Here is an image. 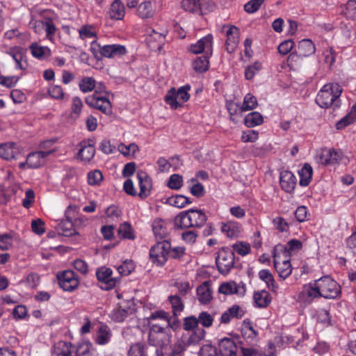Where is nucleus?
<instances>
[{
	"label": "nucleus",
	"instance_id": "obj_3",
	"mask_svg": "<svg viewBox=\"0 0 356 356\" xmlns=\"http://www.w3.org/2000/svg\"><path fill=\"white\" fill-rule=\"evenodd\" d=\"M90 51L96 57L99 54L101 56L108 58L120 57L127 54V49L124 45L113 44L101 46L95 40L91 42Z\"/></svg>",
	"mask_w": 356,
	"mask_h": 356
},
{
	"label": "nucleus",
	"instance_id": "obj_19",
	"mask_svg": "<svg viewBox=\"0 0 356 356\" xmlns=\"http://www.w3.org/2000/svg\"><path fill=\"white\" fill-rule=\"evenodd\" d=\"M197 297L199 302L202 304L207 305L213 299V289L211 282L205 281L200 285L197 289Z\"/></svg>",
	"mask_w": 356,
	"mask_h": 356
},
{
	"label": "nucleus",
	"instance_id": "obj_45",
	"mask_svg": "<svg viewBox=\"0 0 356 356\" xmlns=\"http://www.w3.org/2000/svg\"><path fill=\"white\" fill-rule=\"evenodd\" d=\"M341 13L347 19L356 20V1L349 0L342 6Z\"/></svg>",
	"mask_w": 356,
	"mask_h": 356
},
{
	"label": "nucleus",
	"instance_id": "obj_39",
	"mask_svg": "<svg viewBox=\"0 0 356 356\" xmlns=\"http://www.w3.org/2000/svg\"><path fill=\"white\" fill-rule=\"evenodd\" d=\"M300 176V184L307 186L312 179L313 169L309 163H305L303 167L298 172Z\"/></svg>",
	"mask_w": 356,
	"mask_h": 356
},
{
	"label": "nucleus",
	"instance_id": "obj_32",
	"mask_svg": "<svg viewBox=\"0 0 356 356\" xmlns=\"http://www.w3.org/2000/svg\"><path fill=\"white\" fill-rule=\"evenodd\" d=\"M79 87L80 90L84 93L90 92L95 88H97L96 90H101L104 88L101 83H99V87H97L95 79L90 76L82 78L79 83Z\"/></svg>",
	"mask_w": 356,
	"mask_h": 356
},
{
	"label": "nucleus",
	"instance_id": "obj_25",
	"mask_svg": "<svg viewBox=\"0 0 356 356\" xmlns=\"http://www.w3.org/2000/svg\"><path fill=\"white\" fill-rule=\"evenodd\" d=\"M112 337L111 329L106 325H100L96 332L95 341L100 346H104L109 343Z\"/></svg>",
	"mask_w": 356,
	"mask_h": 356
},
{
	"label": "nucleus",
	"instance_id": "obj_12",
	"mask_svg": "<svg viewBox=\"0 0 356 356\" xmlns=\"http://www.w3.org/2000/svg\"><path fill=\"white\" fill-rule=\"evenodd\" d=\"M222 31L226 34L225 48L229 53L235 51L239 43V29L233 25H224Z\"/></svg>",
	"mask_w": 356,
	"mask_h": 356
},
{
	"label": "nucleus",
	"instance_id": "obj_36",
	"mask_svg": "<svg viewBox=\"0 0 356 356\" xmlns=\"http://www.w3.org/2000/svg\"><path fill=\"white\" fill-rule=\"evenodd\" d=\"M125 15L124 4L120 0H115L109 10V15L111 19L120 20L122 19Z\"/></svg>",
	"mask_w": 356,
	"mask_h": 356
},
{
	"label": "nucleus",
	"instance_id": "obj_58",
	"mask_svg": "<svg viewBox=\"0 0 356 356\" xmlns=\"http://www.w3.org/2000/svg\"><path fill=\"white\" fill-rule=\"evenodd\" d=\"M205 335V331L202 328L195 330L186 340L184 339L186 346L190 344H196L202 340Z\"/></svg>",
	"mask_w": 356,
	"mask_h": 356
},
{
	"label": "nucleus",
	"instance_id": "obj_52",
	"mask_svg": "<svg viewBox=\"0 0 356 356\" xmlns=\"http://www.w3.org/2000/svg\"><path fill=\"white\" fill-rule=\"evenodd\" d=\"M118 149L124 156H134L135 154L139 151L138 146L135 143H130L129 145L120 143L118 147Z\"/></svg>",
	"mask_w": 356,
	"mask_h": 356
},
{
	"label": "nucleus",
	"instance_id": "obj_49",
	"mask_svg": "<svg viewBox=\"0 0 356 356\" xmlns=\"http://www.w3.org/2000/svg\"><path fill=\"white\" fill-rule=\"evenodd\" d=\"M210 56L204 55L198 57L193 62V68L197 72L202 73L209 69V58Z\"/></svg>",
	"mask_w": 356,
	"mask_h": 356
},
{
	"label": "nucleus",
	"instance_id": "obj_50",
	"mask_svg": "<svg viewBox=\"0 0 356 356\" xmlns=\"http://www.w3.org/2000/svg\"><path fill=\"white\" fill-rule=\"evenodd\" d=\"M83 107V104L81 99L78 97H73L72 99L70 117L73 119L79 118Z\"/></svg>",
	"mask_w": 356,
	"mask_h": 356
},
{
	"label": "nucleus",
	"instance_id": "obj_9",
	"mask_svg": "<svg viewBox=\"0 0 356 356\" xmlns=\"http://www.w3.org/2000/svg\"><path fill=\"white\" fill-rule=\"evenodd\" d=\"M216 262L219 272L226 275L234 266V254L228 248H222L218 252Z\"/></svg>",
	"mask_w": 356,
	"mask_h": 356
},
{
	"label": "nucleus",
	"instance_id": "obj_54",
	"mask_svg": "<svg viewBox=\"0 0 356 356\" xmlns=\"http://www.w3.org/2000/svg\"><path fill=\"white\" fill-rule=\"evenodd\" d=\"M262 68V63L259 61H256L254 63L248 65L245 70V77L247 80H251L254 76L259 72Z\"/></svg>",
	"mask_w": 356,
	"mask_h": 356
},
{
	"label": "nucleus",
	"instance_id": "obj_35",
	"mask_svg": "<svg viewBox=\"0 0 356 356\" xmlns=\"http://www.w3.org/2000/svg\"><path fill=\"white\" fill-rule=\"evenodd\" d=\"M30 50L31 55L40 60H43L51 55V50L49 47L41 46L36 42L31 44Z\"/></svg>",
	"mask_w": 356,
	"mask_h": 356
},
{
	"label": "nucleus",
	"instance_id": "obj_41",
	"mask_svg": "<svg viewBox=\"0 0 356 356\" xmlns=\"http://www.w3.org/2000/svg\"><path fill=\"white\" fill-rule=\"evenodd\" d=\"M356 120V104H354L350 112L336 124L337 129H342Z\"/></svg>",
	"mask_w": 356,
	"mask_h": 356
},
{
	"label": "nucleus",
	"instance_id": "obj_17",
	"mask_svg": "<svg viewBox=\"0 0 356 356\" xmlns=\"http://www.w3.org/2000/svg\"><path fill=\"white\" fill-rule=\"evenodd\" d=\"M56 151L55 149L35 152L29 154L26 158V163L29 168H36L41 166L45 159Z\"/></svg>",
	"mask_w": 356,
	"mask_h": 356
},
{
	"label": "nucleus",
	"instance_id": "obj_53",
	"mask_svg": "<svg viewBox=\"0 0 356 356\" xmlns=\"http://www.w3.org/2000/svg\"><path fill=\"white\" fill-rule=\"evenodd\" d=\"M135 267L136 265L132 260L127 259L122 264L117 266V270L121 275L127 276L134 270Z\"/></svg>",
	"mask_w": 356,
	"mask_h": 356
},
{
	"label": "nucleus",
	"instance_id": "obj_47",
	"mask_svg": "<svg viewBox=\"0 0 356 356\" xmlns=\"http://www.w3.org/2000/svg\"><path fill=\"white\" fill-rule=\"evenodd\" d=\"M264 119L259 112L248 113L245 118V124L248 127H254L263 123Z\"/></svg>",
	"mask_w": 356,
	"mask_h": 356
},
{
	"label": "nucleus",
	"instance_id": "obj_31",
	"mask_svg": "<svg viewBox=\"0 0 356 356\" xmlns=\"http://www.w3.org/2000/svg\"><path fill=\"white\" fill-rule=\"evenodd\" d=\"M259 277L263 282H264L267 287L271 290L273 293H277L278 291V285L276 283L273 274L269 270L263 269L261 270L258 273Z\"/></svg>",
	"mask_w": 356,
	"mask_h": 356
},
{
	"label": "nucleus",
	"instance_id": "obj_14",
	"mask_svg": "<svg viewBox=\"0 0 356 356\" xmlns=\"http://www.w3.org/2000/svg\"><path fill=\"white\" fill-rule=\"evenodd\" d=\"M112 270L106 266H102L97 270V278L99 282L104 285L102 286V289L105 290L112 289L118 282V278L112 277Z\"/></svg>",
	"mask_w": 356,
	"mask_h": 356
},
{
	"label": "nucleus",
	"instance_id": "obj_63",
	"mask_svg": "<svg viewBox=\"0 0 356 356\" xmlns=\"http://www.w3.org/2000/svg\"><path fill=\"white\" fill-rule=\"evenodd\" d=\"M79 37L82 40L96 38V32L93 26L90 25L83 26L79 30Z\"/></svg>",
	"mask_w": 356,
	"mask_h": 356
},
{
	"label": "nucleus",
	"instance_id": "obj_55",
	"mask_svg": "<svg viewBox=\"0 0 356 356\" xmlns=\"http://www.w3.org/2000/svg\"><path fill=\"white\" fill-rule=\"evenodd\" d=\"M257 106V98L252 94H247L243 99V105L241 106L242 111H248L253 110Z\"/></svg>",
	"mask_w": 356,
	"mask_h": 356
},
{
	"label": "nucleus",
	"instance_id": "obj_61",
	"mask_svg": "<svg viewBox=\"0 0 356 356\" xmlns=\"http://www.w3.org/2000/svg\"><path fill=\"white\" fill-rule=\"evenodd\" d=\"M102 180L103 175L99 170H94L88 173V183L91 186H98Z\"/></svg>",
	"mask_w": 356,
	"mask_h": 356
},
{
	"label": "nucleus",
	"instance_id": "obj_30",
	"mask_svg": "<svg viewBox=\"0 0 356 356\" xmlns=\"http://www.w3.org/2000/svg\"><path fill=\"white\" fill-rule=\"evenodd\" d=\"M81 148L79 150V157L83 162H89L94 157L95 154V147L86 142L80 143Z\"/></svg>",
	"mask_w": 356,
	"mask_h": 356
},
{
	"label": "nucleus",
	"instance_id": "obj_40",
	"mask_svg": "<svg viewBox=\"0 0 356 356\" xmlns=\"http://www.w3.org/2000/svg\"><path fill=\"white\" fill-rule=\"evenodd\" d=\"M301 293L310 300L321 297L317 280L313 283L305 285Z\"/></svg>",
	"mask_w": 356,
	"mask_h": 356
},
{
	"label": "nucleus",
	"instance_id": "obj_56",
	"mask_svg": "<svg viewBox=\"0 0 356 356\" xmlns=\"http://www.w3.org/2000/svg\"><path fill=\"white\" fill-rule=\"evenodd\" d=\"M192 213L195 227H202L207 220L206 214L199 209H192Z\"/></svg>",
	"mask_w": 356,
	"mask_h": 356
},
{
	"label": "nucleus",
	"instance_id": "obj_33",
	"mask_svg": "<svg viewBox=\"0 0 356 356\" xmlns=\"http://www.w3.org/2000/svg\"><path fill=\"white\" fill-rule=\"evenodd\" d=\"M53 356H72V344L60 341L53 348Z\"/></svg>",
	"mask_w": 356,
	"mask_h": 356
},
{
	"label": "nucleus",
	"instance_id": "obj_29",
	"mask_svg": "<svg viewBox=\"0 0 356 356\" xmlns=\"http://www.w3.org/2000/svg\"><path fill=\"white\" fill-rule=\"evenodd\" d=\"M253 300L255 307L259 308H266L270 303L271 297L268 291L261 290L254 292Z\"/></svg>",
	"mask_w": 356,
	"mask_h": 356
},
{
	"label": "nucleus",
	"instance_id": "obj_42",
	"mask_svg": "<svg viewBox=\"0 0 356 356\" xmlns=\"http://www.w3.org/2000/svg\"><path fill=\"white\" fill-rule=\"evenodd\" d=\"M76 356H96L92 344L90 341L80 342L76 349Z\"/></svg>",
	"mask_w": 356,
	"mask_h": 356
},
{
	"label": "nucleus",
	"instance_id": "obj_44",
	"mask_svg": "<svg viewBox=\"0 0 356 356\" xmlns=\"http://www.w3.org/2000/svg\"><path fill=\"white\" fill-rule=\"evenodd\" d=\"M167 203L171 206L181 209L191 204V202L188 197L184 195H176L168 197L167 199Z\"/></svg>",
	"mask_w": 356,
	"mask_h": 356
},
{
	"label": "nucleus",
	"instance_id": "obj_2",
	"mask_svg": "<svg viewBox=\"0 0 356 356\" xmlns=\"http://www.w3.org/2000/svg\"><path fill=\"white\" fill-rule=\"evenodd\" d=\"M342 92L340 85L336 83H330L323 86L318 92L316 98V104L321 108H338L340 106L339 97Z\"/></svg>",
	"mask_w": 356,
	"mask_h": 356
},
{
	"label": "nucleus",
	"instance_id": "obj_21",
	"mask_svg": "<svg viewBox=\"0 0 356 356\" xmlns=\"http://www.w3.org/2000/svg\"><path fill=\"white\" fill-rule=\"evenodd\" d=\"M220 356H237V346L234 341L229 338H224L218 343Z\"/></svg>",
	"mask_w": 356,
	"mask_h": 356
},
{
	"label": "nucleus",
	"instance_id": "obj_28",
	"mask_svg": "<svg viewBox=\"0 0 356 356\" xmlns=\"http://www.w3.org/2000/svg\"><path fill=\"white\" fill-rule=\"evenodd\" d=\"M221 231L227 237L236 238L241 232V226L235 221H229L222 225Z\"/></svg>",
	"mask_w": 356,
	"mask_h": 356
},
{
	"label": "nucleus",
	"instance_id": "obj_6",
	"mask_svg": "<svg viewBox=\"0 0 356 356\" xmlns=\"http://www.w3.org/2000/svg\"><path fill=\"white\" fill-rule=\"evenodd\" d=\"M191 90L189 85H185L175 90H170L165 97V102L172 109L181 107L182 104L190 99L188 91Z\"/></svg>",
	"mask_w": 356,
	"mask_h": 356
},
{
	"label": "nucleus",
	"instance_id": "obj_11",
	"mask_svg": "<svg viewBox=\"0 0 356 356\" xmlns=\"http://www.w3.org/2000/svg\"><path fill=\"white\" fill-rule=\"evenodd\" d=\"M59 286L65 291H72L76 289L79 284L78 277L72 270H65L57 275Z\"/></svg>",
	"mask_w": 356,
	"mask_h": 356
},
{
	"label": "nucleus",
	"instance_id": "obj_26",
	"mask_svg": "<svg viewBox=\"0 0 356 356\" xmlns=\"http://www.w3.org/2000/svg\"><path fill=\"white\" fill-rule=\"evenodd\" d=\"M71 207H68L65 212L67 219L61 221L59 225V232L65 236H71L77 234L71 219L68 217V213L70 211Z\"/></svg>",
	"mask_w": 356,
	"mask_h": 356
},
{
	"label": "nucleus",
	"instance_id": "obj_18",
	"mask_svg": "<svg viewBox=\"0 0 356 356\" xmlns=\"http://www.w3.org/2000/svg\"><path fill=\"white\" fill-rule=\"evenodd\" d=\"M137 179L140 186L139 196L142 198L148 197L150 195L152 188V183L150 177L143 170L137 172Z\"/></svg>",
	"mask_w": 356,
	"mask_h": 356
},
{
	"label": "nucleus",
	"instance_id": "obj_38",
	"mask_svg": "<svg viewBox=\"0 0 356 356\" xmlns=\"http://www.w3.org/2000/svg\"><path fill=\"white\" fill-rule=\"evenodd\" d=\"M298 54L303 57H307L314 54L315 45L311 40L304 39L299 42Z\"/></svg>",
	"mask_w": 356,
	"mask_h": 356
},
{
	"label": "nucleus",
	"instance_id": "obj_1",
	"mask_svg": "<svg viewBox=\"0 0 356 356\" xmlns=\"http://www.w3.org/2000/svg\"><path fill=\"white\" fill-rule=\"evenodd\" d=\"M165 322V327L159 324H152L150 326L148 334L149 343L156 348V356L179 355L186 348L184 337L178 338L174 343L170 344L172 337L170 329L175 330L178 327L177 316L171 317L169 315Z\"/></svg>",
	"mask_w": 356,
	"mask_h": 356
},
{
	"label": "nucleus",
	"instance_id": "obj_43",
	"mask_svg": "<svg viewBox=\"0 0 356 356\" xmlns=\"http://www.w3.org/2000/svg\"><path fill=\"white\" fill-rule=\"evenodd\" d=\"M168 300L171 305L173 316H177L184 309V304L181 298L177 295L170 296Z\"/></svg>",
	"mask_w": 356,
	"mask_h": 356
},
{
	"label": "nucleus",
	"instance_id": "obj_27",
	"mask_svg": "<svg viewBox=\"0 0 356 356\" xmlns=\"http://www.w3.org/2000/svg\"><path fill=\"white\" fill-rule=\"evenodd\" d=\"M152 230L157 240H165L168 235L167 223L161 219H156L153 222Z\"/></svg>",
	"mask_w": 356,
	"mask_h": 356
},
{
	"label": "nucleus",
	"instance_id": "obj_24",
	"mask_svg": "<svg viewBox=\"0 0 356 356\" xmlns=\"http://www.w3.org/2000/svg\"><path fill=\"white\" fill-rule=\"evenodd\" d=\"M20 154L19 147L14 143H6L0 145V157L6 160L16 159Z\"/></svg>",
	"mask_w": 356,
	"mask_h": 356
},
{
	"label": "nucleus",
	"instance_id": "obj_22",
	"mask_svg": "<svg viewBox=\"0 0 356 356\" xmlns=\"http://www.w3.org/2000/svg\"><path fill=\"white\" fill-rule=\"evenodd\" d=\"M280 182L282 188L287 193H291L296 186V177L290 171L284 170L281 172Z\"/></svg>",
	"mask_w": 356,
	"mask_h": 356
},
{
	"label": "nucleus",
	"instance_id": "obj_13",
	"mask_svg": "<svg viewBox=\"0 0 356 356\" xmlns=\"http://www.w3.org/2000/svg\"><path fill=\"white\" fill-rule=\"evenodd\" d=\"M189 50L195 54L204 52L205 55L211 56L213 53V35H207L200 39L196 43L190 46Z\"/></svg>",
	"mask_w": 356,
	"mask_h": 356
},
{
	"label": "nucleus",
	"instance_id": "obj_59",
	"mask_svg": "<svg viewBox=\"0 0 356 356\" xmlns=\"http://www.w3.org/2000/svg\"><path fill=\"white\" fill-rule=\"evenodd\" d=\"M128 356H147L145 346L141 343L131 345L128 351Z\"/></svg>",
	"mask_w": 356,
	"mask_h": 356
},
{
	"label": "nucleus",
	"instance_id": "obj_62",
	"mask_svg": "<svg viewBox=\"0 0 356 356\" xmlns=\"http://www.w3.org/2000/svg\"><path fill=\"white\" fill-rule=\"evenodd\" d=\"M13 244V236L11 233L0 234V250H8Z\"/></svg>",
	"mask_w": 356,
	"mask_h": 356
},
{
	"label": "nucleus",
	"instance_id": "obj_23",
	"mask_svg": "<svg viewBox=\"0 0 356 356\" xmlns=\"http://www.w3.org/2000/svg\"><path fill=\"white\" fill-rule=\"evenodd\" d=\"M241 334L248 343L254 344L257 341L258 333L249 320H244L241 325Z\"/></svg>",
	"mask_w": 356,
	"mask_h": 356
},
{
	"label": "nucleus",
	"instance_id": "obj_20",
	"mask_svg": "<svg viewBox=\"0 0 356 356\" xmlns=\"http://www.w3.org/2000/svg\"><path fill=\"white\" fill-rule=\"evenodd\" d=\"M302 247V243L298 239L290 240L286 245L281 244L277 245L274 248V250L279 252L283 256H286L290 258L293 253L297 252Z\"/></svg>",
	"mask_w": 356,
	"mask_h": 356
},
{
	"label": "nucleus",
	"instance_id": "obj_46",
	"mask_svg": "<svg viewBox=\"0 0 356 356\" xmlns=\"http://www.w3.org/2000/svg\"><path fill=\"white\" fill-rule=\"evenodd\" d=\"M118 234L120 238L132 240L135 238L134 230L131 225L127 222L122 223L118 229Z\"/></svg>",
	"mask_w": 356,
	"mask_h": 356
},
{
	"label": "nucleus",
	"instance_id": "obj_57",
	"mask_svg": "<svg viewBox=\"0 0 356 356\" xmlns=\"http://www.w3.org/2000/svg\"><path fill=\"white\" fill-rule=\"evenodd\" d=\"M188 183H191L192 186L190 188V191L194 196L197 197H202L204 193V188L203 185L197 181L196 179H191Z\"/></svg>",
	"mask_w": 356,
	"mask_h": 356
},
{
	"label": "nucleus",
	"instance_id": "obj_48",
	"mask_svg": "<svg viewBox=\"0 0 356 356\" xmlns=\"http://www.w3.org/2000/svg\"><path fill=\"white\" fill-rule=\"evenodd\" d=\"M189 221L187 211L180 212L174 220L175 227L181 229L191 227Z\"/></svg>",
	"mask_w": 356,
	"mask_h": 356
},
{
	"label": "nucleus",
	"instance_id": "obj_34",
	"mask_svg": "<svg viewBox=\"0 0 356 356\" xmlns=\"http://www.w3.org/2000/svg\"><path fill=\"white\" fill-rule=\"evenodd\" d=\"M206 1L207 0H182L181 7L187 12L198 13L202 11Z\"/></svg>",
	"mask_w": 356,
	"mask_h": 356
},
{
	"label": "nucleus",
	"instance_id": "obj_10",
	"mask_svg": "<svg viewBox=\"0 0 356 356\" xmlns=\"http://www.w3.org/2000/svg\"><path fill=\"white\" fill-rule=\"evenodd\" d=\"M342 159V153L339 150L331 148H323L316 156V161L321 165H334Z\"/></svg>",
	"mask_w": 356,
	"mask_h": 356
},
{
	"label": "nucleus",
	"instance_id": "obj_5",
	"mask_svg": "<svg viewBox=\"0 0 356 356\" xmlns=\"http://www.w3.org/2000/svg\"><path fill=\"white\" fill-rule=\"evenodd\" d=\"M170 248L171 245L168 240L159 241L149 250L151 261L158 266H163L168 260Z\"/></svg>",
	"mask_w": 356,
	"mask_h": 356
},
{
	"label": "nucleus",
	"instance_id": "obj_37",
	"mask_svg": "<svg viewBox=\"0 0 356 356\" xmlns=\"http://www.w3.org/2000/svg\"><path fill=\"white\" fill-rule=\"evenodd\" d=\"M138 15L143 18L147 19L153 17L154 10L152 6L151 0H143L141 3L139 4L137 10Z\"/></svg>",
	"mask_w": 356,
	"mask_h": 356
},
{
	"label": "nucleus",
	"instance_id": "obj_51",
	"mask_svg": "<svg viewBox=\"0 0 356 356\" xmlns=\"http://www.w3.org/2000/svg\"><path fill=\"white\" fill-rule=\"evenodd\" d=\"M131 309L130 307H122V306H120L112 312L111 317L115 321H123L131 312Z\"/></svg>",
	"mask_w": 356,
	"mask_h": 356
},
{
	"label": "nucleus",
	"instance_id": "obj_7",
	"mask_svg": "<svg viewBox=\"0 0 356 356\" xmlns=\"http://www.w3.org/2000/svg\"><path fill=\"white\" fill-rule=\"evenodd\" d=\"M86 103L90 107L99 110L107 115H111L113 113L112 104L110 100L107 97L97 94V90H95V93L86 97Z\"/></svg>",
	"mask_w": 356,
	"mask_h": 356
},
{
	"label": "nucleus",
	"instance_id": "obj_16",
	"mask_svg": "<svg viewBox=\"0 0 356 356\" xmlns=\"http://www.w3.org/2000/svg\"><path fill=\"white\" fill-rule=\"evenodd\" d=\"M147 33L148 35L146 40L149 48L153 51H160L164 44L167 31L165 30L160 33L149 29Z\"/></svg>",
	"mask_w": 356,
	"mask_h": 356
},
{
	"label": "nucleus",
	"instance_id": "obj_60",
	"mask_svg": "<svg viewBox=\"0 0 356 356\" xmlns=\"http://www.w3.org/2000/svg\"><path fill=\"white\" fill-rule=\"evenodd\" d=\"M302 57L296 52L291 53L287 59L288 65L291 69L298 70L302 64Z\"/></svg>",
	"mask_w": 356,
	"mask_h": 356
},
{
	"label": "nucleus",
	"instance_id": "obj_8",
	"mask_svg": "<svg viewBox=\"0 0 356 356\" xmlns=\"http://www.w3.org/2000/svg\"><path fill=\"white\" fill-rule=\"evenodd\" d=\"M274 267L282 280H286L292 273V266L290 258L286 256L277 252L273 250V253Z\"/></svg>",
	"mask_w": 356,
	"mask_h": 356
},
{
	"label": "nucleus",
	"instance_id": "obj_4",
	"mask_svg": "<svg viewBox=\"0 0 356 356\" xmlns=\"http://www.w3.org/2000/svg\"><path fill=\"white\" fill-rule=\"evenodd\" d=\"M321 297L325 299H336L341 293V286L330 276H323L317 280Z\"/></svg>",
	"mask_w": 356,
	"mask_h": 356
},
{
	"label": "nucleus",
	"instance_id": "obj_64",
	"mask_svg": "<svg viewBox=\"0 0 356 356\" xmlns=\"http://www.w3.org/2000/svg\"><path fill=\"white\" fill-rule=\"evenodd\" d=\"M199 355L200 356H220L217 348L211 344L204 345L200 350Z\"/></svg>",
	"mask_w": 356,
	"mask_h": 356
},
{
	"label": "nucleus",
	"instance_id": "obj_15",
	"mask_svg": "<svg viewBox=\"0 0 356 356\" xmlns=\"http://www.w3.org/2000/svg\"><path fill=\"white\" fill-rule=\"evenodd\" d=\"M218 292L225 296L238 295L243 296L245 293V286L243 283L237 284L236 282L230 280L220 284Z\"/></svg>",
	"mask_w": 356,
	"mask_h": 356
}]
</instances>
